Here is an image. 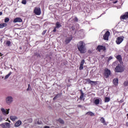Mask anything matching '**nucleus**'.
<instances>
[{
	"instance_id": "nucleus-17",
	"label": "nucleus",
	"mask_w": 128,
	"mask_h": 128,
	"mask_svg": "<svg viewBox=\"0 0 128 128\" xmlns=\"http://www.w3.org/2000/svg\"><path fill=\"white\" fill-rule=\"evenodd\" d=\"M20 124H22V121L19 120L14 124V126H16V128H18L20 126Z\"/></svg>"
},
{
	"instance_id": "nucleus-6",
	"label": "nucleus",
	"mask_w": 128,
	"mask_h": 128,
	"mask_svg": "<svg viewBox=\"0 0 128 128\" xmlns=\"http://www.w3.org/2000/svg\"><path fill=\"white\" fill-rule=\"evenodd\" d=\"M110 32L107 31L103 36L104 40H108V36H110Z\"/></svg>"
},
{
	"instance_id": "nucleus-24",
	"label": "nucleus",
	"mask_w": 128,
	"mask_h": 128,
	"mask_svg": "<svg viewBox=\"0 0 128 128\" xmlns=\"http://www.w3.org/2000/svg\"><path fill=\"white\" fill-rule=\"evenodd\" d=\"M80 100H82V98H84V92H82V90H80Z\"/></svg>"
},
{
	"instance_id": "nucleus-34",
	"label": "nucleus",
	"mask_w": 128,
	"mask_h": 128,
	"mask_svg": "<svg viewBox=\"0 0 128 128\" xmlns=\"http://www.w3.org/2000/svg\"><path fill=\"white\" fill-rule=\"evenodd\" d=\"M79 69H80V70H84V66L80 65Z\"/></svg>"
},
{
	"instance_id": "nucleus-13",
	"label": "nucleus",
	"mask_w": 128,
	"mask_h": 128,
	"mask_svg": "<svg viewBox=\"0 0 128 128\" xmlns=\"http://www.w3.org/2000/svg\"><path fill=\"white\" fill-rule=\"evenodd\" d=\"M113 84L114 86H118V78H115L113 80Z\"/></svg>"
},
{
	"instance_id": "nucleus-15",
	"label": "nucleus",
	"mask_w": 128,
	"mask_h": 128,
	"mask_svg": "<svg viewBox=\"0 0 128 128\" xmlns=\"http://www.w3.org/2000/svg\"><path fill=\"white\" fill-rule=\"evenodd\" d=\"M116 58L118 60V62H122V58L120 55H118L116 56Z\"/></svg>"
},
{
	"instance_id": "nucleus-11",
	"label": "nucleus",
	"mask_w": 128,
	"mask_h": 128,
	"mask_svg": "<svg viewBox=\"0 0 128 128\" xmlns=\"http://www.w3.org/2000/svg\"><path fill=\"white\" fill-rule=\"evenodd\" d=\"M97 50H98L99 52H100V50H106V46H98Z\"/></svg>"
},
{
	"instance_id": "nucleus-36",
	"label": "nucleus",
	"mask_w": 128,
	"mask_h": 128,
	"mask_svg": "<svg viewBox=\"0 0 128 128\" xmlns=\"http://www.w3.org/2000/svg\"><path fill=\"white\" fill-rule=\"evenodd\" d=\"M0 126H2V128H6V125H5L4 123L0 124Z\"/></svg>"
},
{
	"instance_id": "nucleus-37",
	"label": "nucleus",
	"mask_w": 128,
	"mask_h": 128,
	"mask_svg": "<svg viewBox=\"0 0 128 128\" xmlns=\"http://www.w3.org/2000/svg\"><path fill=\"white\" fill-rule=\"evenodd\" d=\"M112 60V56H110L108 58V60L110 62V60Z\"/></svg>"
},
{
	"instance_id": "nucleus-28",
	"label": "nucleus",
	"mask_w": 128,
	"mask_h": 128,
	"mask_svg": "<svg viewBox=\"0 0 128 128\" xmlns=\"http://www.w3.org/2000/svg\"><path fill=\"white\" fill-rule=\"evenodd\" d=\"M84 59H82L80 62V66H84Z\"/></svg>"
},
{
	"instance_id": "nucleus-50",
	"label": "nucleus",
	"mask_w": 128,
	"mask_h": 128,
	"mask_svg": "<svg viewBox=\"0 0 128 128\" xmlns=\"http://www.w3.org/2000/svg\"><path fill=\"white\" fill-rule=\"evenodd\" d=\"M102 14H101V16H102Z\"/></svg>"
},
{
	"instance_id": "nucleus-26",
	"label": "nucleus",
	"mask_w": 128,
	"mask_h": 128,
	"mask_svg": "<svg viewBox=\"0 0 128 128\" xmlns=\"http://www.w3.org/2000/svg\"><path fill=\"white\" fill-rule=\"evenodd\" d=\"M10 74H12V72H10L8 74L6 75L4 80H7V78H10Z\"/></svg>"
},
{
	"instance_id": "nucleus-21",
	"label": "nucleus",
	"mask_w": 128,
	"mask_h": 128,
	"mask_svg": "<svg viewBox=\"0 0 128 128\" xmlns=\"http://www.w3.org/2000/svg\"><path fill=\"white\" fill-rule=\"evenodd\" d=\"M100 98L96 99L94 102V104H95L98 106V104H100Z\"/></svg>"
},
{
	"instance_id": "nucleus-22",
	"label": "nucleus",
	"mask_w": 128,
	"mask_h": 128,
	"mask_svg": "<svg viewBox=\"0 0 128 128\" xmlns=\"http://www.w3.org/2000/svg\"><path fill=\"white\" fill-rule=\"evenodd\" d=\"M6 46H12V42L10 40L6 41Z\"/></svg>"
},
{
	"instance_id": "nucleus-40",
	"label": "nucleus",
	"mask_w": 128,
	"mask_h": 128,
	"mask_svg": "<svg viewBox=\"0 0 128 128\" xmlns=\"http://www.w3.org/2000/svg\"><path fill=\"white\" fill-rule=\"evenodd\" d=\"M71 30H75L74 27V26H72L71 28Z\"/></svg>"
},
{
	"instance_id": "nucleus-46",
	"label": "nucleus",
	"mask_w": 128,
	"mask_h": 128,
	"mask_svg": "<svg viewBox=\"0 0 128 128\" xmlns=\"http://www.w3.org/2000/svg\"><path fill=\"white\" fill-rule=\"evenodd\" d=\"M2 12H0V16H2Z\"/></svg>"
},
{
	"instance_id": "nucleus-10",
	"label": "nucleus",
	"mask_w": 128,
	"mask_h": 128,
	"mask_svg": "<svg viewBox=\"0 0 128 128\" xmlns=\"http://www.w3.org/2000/svg\"><path fill=\"white\" fill-rule=\"evenodd\" d=\"M120 20H126L128 18V12L125 13L124 15H122L120 17Z\"/></svg>"
},
{
	"instance_id": "nucleus-35",
	"label": "nucleus",
	"mask_w": 128,
	"mask_h": 128,
	"mask_svg": "<svg viewBox=\"0 0 128 128\" xmlns=\"http://www.w3.org/2000/svg\"><path fill=\"white\" fill-rule=\"evenodd\" d=\"M58 94H57V95L54 98H53L54 100H56L58 98Z\"/></svg>"
},
{
	"instance_id": "nucleus-29",
	"label": "nucleus",
	"mask_w": 128,
	"mask_h": 128,
	"mask_svg": "<svg viewBox=\"0 0 128 128\" xmlns=\"http://www.w3.org/2000/svg\"><path fill=\"white\" fill-rule=\"evenodd\" d=\"M10 22V18H6L4 19V22Z\"/></svg>"
},
{
	"instance_id": "nucleus-32",
	"label": "nucleus",
	"mask_w": 128,
	"mask_h": 128,
	"mask_svg": "<svg viewBox=\"0 0 128 128\" xmlns=\"http://www.w3.org/2000/svg\"><path fill=\"white\" fill-rule=\"evenodd\" d=\"M22 4H26V0H22Z\"/></svg>"
},
{
	"instance_id": "nucleus-47",
	"label": "nucleus",
	"mask_w": 128,
	"mask_h": 128,
	"mask_svg": "<svg viewBox=\"0 0 128 128\" xmlns=\"http://www.w3.org/2000/svg\"><path fill=\"white\" fill-rule=\"evenodd\" d=\"M116 64V62H114V63H113V66L114 65V64Z\"/></svg>"
},
{
	"instance_id": "nucleus-42",
	"label": "nucleus",
	"mask_w": 128,
	"mask_h": 128,
	"mask_svg": "<svg viewBox=\"0 0 128 128\" xmlns=\"http://www.w3.org/2000/svg\"><path fill=\"white\" fill-rule=\"evenodd\" d=\"M117 2H118V0H116L115 2H114L113 4H116Z\"/></svg>"
},
{
	"instance_id": "nucleus-39",
	"label": "nucleus",
	"mask_w": 128,
	"mask_h": 128,
	"mask_svg": "<svg viewBox=\"0 0 128 128\" xmlns=\"http://www.w3.org/2000/svg\"><path fill=\"white\" fill-rule=\"evenodd\" d=\"M54 32H56V27H54V29L53 30Z\"/></svg>"
},
{
	"instance_id": "nucleus-20",
	"label": "nucleus",
	"mask_w": 128,
	"mask_h": 128,
	"mask_svg": "<svg viewBox=\"0 0 128 128\" xmlns=\"http://www.w3.org/2000/svg\"><path fill=\"white\" fill-rule=\"evenodd\" d=\"M86 114H87L88 116H95L94 112H87L86 113Z\"/></svg>"
},
{
	"instance_id": "nucleus-5",
	"label": "nucleus",
	"mask_w": 128,
	"mask_h": 128,
	"mask_svg": "<svg viewBox=\"0 0 128 128\" xmlns=\"http://www.w3.org/2000/svg\"><path fill=\"white\" fill-rule=\"evenodd\" d=\"M123 41H124V37L123 36L118 37L116 38V43L117 44H122V42Z\"/></svg>"
},
{
	"instance_id": "nucleus-31",
	"label": "nucleus",
	"mask_w": 128,
	"mask_h": 128,
	"mask_svg": "<svg viewBox=\"0 0 128 128\" xmlns=\"http://www.w3.org/2000/svg\"><path fill=\"white\" fill-rule=\"evenodd\" d=\"M30 88H32V87L30 86V84H28V88H27L26 90L28 92V90H30Z\"/></svg>"
},
{
	"instance_id": "nucleus-49",
	"label": "nucleus",
	"mask_w": 128,
	"mask_h": 128,
	"mask_svg": "<svg viewBox=\"0 0 128 128\" xmlns=\"http://www.w3.org/2000/svg\"><path fill=\"white\" fill-rule=\"evenodd\" d=\"M8 122H10V121L9 120Z\"/></svg>"
},
{
	"instance_id": "nucleus-38",
	"label": "nucleus",
	"mask_w": 128,
	"mask_h": 128,
	"mask_svg": "<svg viewBox=\"0 0 128 128\" xmlns=\"http://www.w3.org/2000/svg\"><path fill=\"white\" fill-rule=\"evenodd\" d=\"M74 22H78V18L76 17L74 19Z\"/></svg>"
},
{
	"instance_id": "nucleus-33",
	"label": "nucleus",
	"mask_w": 128,
	"mask_h": 128,
	"mask_svg": "<svg viewBox=\"0 0 128 128\" xmlns=\"http://www.w3.org/2000/svg\"><path fill=\"white\" fill-rule=\"evenodd\" d=\"M58 120H59V122H60V124H64V120H62V119H60Z\"/></svg>"
},
{
	"instance_id": "nucleus-1",
	"label": "nucleus",
	"mask_w": 128,
	"mask_h": 128,
	"mask_svg": "<svg viewBox=\"0 0 128 128\" xmlns=\"http://www.w3.org/2000/svg\"><path fill=\"white\" fill-rule=\"evenodd\" d=\"M86 44L82 41H80L77 44L78 48L80 54L86 53Z\"/></svg>"
},
{
	"instance_id": "nucleus-43",
	"label": "nucleus",
	"mask_w": 128,
	"mask_h": 128,
	"mask_svg": "<svg viewBox=\"0 0 128 128\" xmlns=\"http://www.w3.org/2000/svg\"><path fill=\"white\" fill-rule=\"evenodd\" d=\"M44 128H50V126H44Z\"/></svg>"
},
{
	"instance_id": "nucleus-30",
	"label": "nucleus",
	"mask_w": 128,
	"mask_h": 128,
	"mask_svg": "<svg viewBox=\"0 0 128 128\" xmlns=\"http://www.w3.org/2000/svg\"><path fill=\"white\" fill-rule=\"evenodd\" d=\"M124 84L125 86H128V81H126L124 82Z\"/></svg>"
},
{
	"instance_id": "nucleus-16",
	"label": "nucleus",
	"mask_w": 128,
	"mask_h": 128,
	"mask_svg": "<svg viewBox=\"0 0 128 128\" xmlns=\"http://www.w3.org/2000/svg\"><path fill=\"white\" fill-rule=\"evenodd\" d=\"M56 28H62V24L58 22H57L56 23Z\"/></svg>"
},
{
	"instance_id": "nucleus-27",
	"label": "nucleus",
	"mask_w": 128,
	"mask_h": 128,
	"mask_svg": "<svg viewBox=\"0 0 128 128\" xmlns=\"http://www.w3.org/2000/svg\"><path fill=\"white\" fill-rule=\"evenodd\" d=\"M5 126H6V128H10V124L8 122H4Z\"/></svg>"
},
{
	"instance_id": "nucleus-41",
	"label": "nucleus",
	"mask_w": 128,
	"mask_h": 128,
	"mask_svg": "<svg viewBox=\"0 0 128 128\" xmlns=\"http://www.w3.org/2000/svg\"><path fill=\"white\" fill-rule=\"evenodd\" d=\"M46 30H44L43 31V32H42V34H46Z\"/></svg>"
},
{
	"instance_id": "nucleus-7",
	"label": "nucleus",
	"mask_w": 128,
	"mask_h": 128,
	"mask_svg": "<svg viewBox=\"0 0 128 128\" xmlns=\"http://www.w3.org/2000/svg\"><path fill=\"white\" fill-rule=\"evenodd\" d=\"M1 111L4 116H6V114H10V109H7L6 110L4 108H1Z\"/></svg>"
},
{
	"instance_id": "nucleus-19",
	"label": "nucleus",
	"mask_w": 128,
	"mask_h": 128,
	"mask_svg": "<svg viewBox=\"0 0 128 128\" xmlns=\"http://www.w3.org/2000/svg\"><path fill=\"white\" fill-rule=\"evenodd\" d=\"M8 26V24L6 23H3L0 24V28H6V26Z\"/></svg>"
},
{
	"instance_id": "nucleus-9",
	"label": "nucleus",
	"mask_w": 128,
	"mask_h": 128,
	"mask_svg": "<svg viewBox=\"0 0 128 128\" xmlns=\"http://www.w3.org/2000/svg\"><path fill=\"white\" fill-rule=\"evenodd\" d=\"M72 40V36H70L68 37H67L66 39L65 42L66 44H70V41Z\"/></svg>"
},
{
	"instance_id": "nucleus-45",
	"label": "nucleus",
	"mask_w": 128,
	"mask_h": 128,
	"mask_svg": "<svg viewBox=\"0 0 128 128\" xmlns=\"http://www.w3.org/2000/svg\"><path fill=\"white\" fill-rule=\"evenodd\" d=\"M126 126H128V122H126Z\"/></svg>"
},
{
	"instance_id": "nucleus-25",
	"label": "nucleus",
	"mask_w": 128,
	"mask_h": 128,
	"mask_svg": "<svg viewBox=\"0 0 128 128\" xmlns=\"http://www.w3.org/2000/svg\"><path fill=\"white\" fill-rule=\"evenodd\" d=\"M110 100V98L108 97H106L105 98L104 102H108Z\"/></svg>"
},
{
	"instance_id": "nucleus-44",
	"label": "nucleus",
	"mask_w": 128,
	"mask_h": 128,
	"mask_svg": "<svg viewBox=\"0 0 128 128\" xmlns=\"http://www.w3.org/2000/svg\"><path fill=\"white\" fill-rule=\"evenodd\" d=\"M78 108H82V105H78Z\"/></svg>"
},
{
	"instance_id": "nucleus-18",
	"label": "nucleus",
	"mask_w": 128,
	"mask_h": 128,
	"mask_svg": "<svg viewBox=\"0 0 128 128\" xmlns=\"http://www.w3.org/2000/svg\"><path fill=\"white\" fill-rule=\"evenodd\" d=\"M101 122L104 124V126H106L108 124H106V120H104V118L103 117L101 118L100 120Z\"/></svg>"
},
{
	"instance_id": "nucleus-14",
	"label": "nucleus",
	"mask_w": 128,
	"mask_h": 128,
	"mask_svg": "<svg viewBox=\"0 0 128 128\" xmlns=\"http://www.w3.org/2000/svg\"><path fill=\"white\" fill-rule=\"evenodd\" d=\"M85 80L86 81V84H94L96 83V82L92 81L90 80V78H86L85 79Z\"/></svg>"
},
{
	"instance_id": "nucleus-23",
	"label": "nucleus",
	"mask_w": 128,
	"mask_h": 128,
	"mask_svg": "<svg viewBox=\"0 0 128 128\" xmlns=\"http://www.w3.org/2000/svg\"><path fill=\"white\" fill-rule=\"evenodd\" d=\"M10 118L11 120H12V122H14L16 120H18V117H16V116H10Z\"/></svg>"
},
{
	"instance_id": "nucleus-2",
	"label": "nucleus",
	"mask_w": 128,
	"mask_h": 128,
	"mask_svg": "<svg viewBox=\"0 0 128 128\" xmlns=\"http://www.w3.org/2000/svg\"><path fill=\"white\" fill-rule=\"evenodd\" d=\"M124 70V67L122 66V64H118L115 68V72H122Z\"/></svg>"
},
{
	"instance_id": "nucleus-48",
	"label": "nucleus",
	"mask_w": 128,
	"mask_h": 128,
	"mask_svg": "<svg viewBox=\"0 0 128 128\" xmlns=\"http://www.w3.org/2000/svg\"><path fill=\"white\" fill-rule=\"evenodd\" d=\"M30 122H32V119H30Z\"/></svg>"
},
{
	"instance_id": "nucleus-12",
	"label": "nucleus",
	"mask_w": 128,
	"mask_h": 128,
	"mask_svg": "<svg viewBox=\"0 0 128 128\" xmlns=\"http://www.w3.org/2000/svg\"><path fill=\"white\" fill-rule=\"evenodd\" d=\"M22 22V20L20 18H16L14 20L13 22Z\"/></svg>"
},
{
	"instance_id": "nucleus-4",
	"label": "nucleus",
	"mask_w": 128,
	"mask_h": 128,
	"mask_svg": "<svg viewBox=\"0 0 128 128\" xmlns=\"http://www.w3.org/2000/svg\"><path fill=\"white\" fill-rule=\"evenodd\" d=\"M6 100L8 104H10L14 102V98L12 96H8L6 98Z\"/></svg>"
},
{
	"instance_id": "nucleus-8",
	"label": "nucleus",
	"mask_w": 128,
	"mask_h": 128,
	"mask_svg": "<svg viewBox=\"0 0 128 128\" xmlns=\"http://www.w3.org/2000/svg\"><path fill=\"white\" fill-rule=\"evenodd\" d=\"M110 76V70L108 69H106L104 72V76L108 78Z\"/></svg>"
},
{
	"instance_id": "nucleus-3",
	"label": "nucleus",
	"mask_w": 128,
	"mask_h": 128,
	"mask_svg": "<svg viewBox=\"0 0 128 128\" xmlns=\"http://www.w3.org/2000/svg\"><path fill=\"white\" fill-rule=\"evenodd\" d=\"M34 12L36 16H40L42 14V10L40 7H35L34 10Z\"/></svg>"
}]
</instances>
